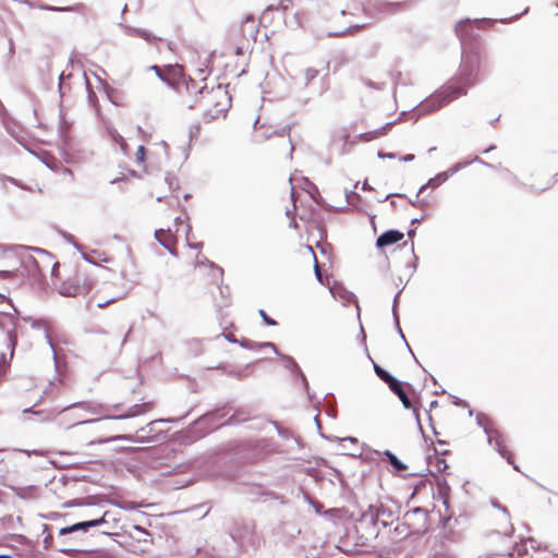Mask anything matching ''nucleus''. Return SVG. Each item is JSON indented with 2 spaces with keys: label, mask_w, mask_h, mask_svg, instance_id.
Returning <instances> with one entry per match:
<instances>
[{
  "label": "nucleus",
  "mask_w": 558,
  "mask_h": 558,
  "mask_svg": "<svg viewBox=\"0 0 558 558\" xmlns=\"http://www.w3.org/2000/svg\"><path fill=\"white\" fill-rule=\"evenodd\" d=\"M480 71V60L476 54H468L462 52V62L459 72L452 82L420 102L415 108L420 114H425L440 109L451 100L461 95H465L469 87L477 82Z\"/></svg>",
  "instance_id": "obj_1"
},
{
  "label": "nucleus",
  "mask_w": 558,
  "mask_h": 558,
  "mask_svg": "<svg viewBox=\"0 0 558 558\" xmlns=\"http://www.w3.org/2000/svg\"><path fill=\"white\" fill-rule=\"evenodd\" d=\"M196 95L201 97V99H206L207 105H214V109H206L203 113V120L206 123L218 119L219 116L226 113L231 106V98L220 85L210 89H208L206 85L202 86L197 89Z\"/></svg>",
  "instance_id": "obj_2"
},
{
  "label": "nucleus",
  "mask_w": 558,
  "mask_h": 558,
  "mask_svg": "<svg viewBox=\"0 0 558 558\" xmlns=\"http://www.w3.org/2000/svg\"><path fill=\"white\" fill-rule=\"evenodd\" d=\"M484 22L492 23L490 20L487 19H465L457 23L454 32L460 39L463 53L466 52L468 48L473 50V41L480 36L477 25Z\"/></svg>",
  "instance_id": "obj_3"
},
{
  "label": "nucleus",
  "mask_w": 558,
  "mask_h": 558,
  "mask_svg": "<svg viewBox=\"0 0 558 558\" xmlns=\"http://www.w3.org/2000/svg\"><path fill=\"white\" fill-rule=\"evenodd\" d=\"M488 422V417L484 413H477L476 423L478 426L483 427L484 433L487 435V441L489 445H495L496 451L507 460L509 464L513 465L514 470H518V466L513 463L512 454L507 449L505 445V440L502 435L498 430L490 429L486 424Z\"/></svg>",
  "instance_id": "obj_4"
},
{
  "label": "nucleus",
  "mask_w": 558,
  "mask_h": 558,
  "mask_svg": "<svg viewBox=\"0 0 558 558\" xmlns=\"http://www.w3.org/2000/svg\"><path fill=\"white\" fill-rule=\"evenodd\" d=\"M85 541L86 536H83L82 534H72L61 537L58 536L57 550L71 558H78L92 553V550L82 547Z\"/></svg>",
  "instance_id": "obj_5"
},
{
  "label": "nucleus",
  "mask_w": 558,
  "mask_h": 558,
  "mask_svg": "<svg viewBox=\"0 0 558 558\" xmlns=\"http://www.w3.org/2000/svg\"><path fill=\"white\" fill-rule=\"evenodd\" d=\"M20 258V265L23 269L22 275L27 276L28 280L33 283L41 284L45 280V277L40 270L39 264L37 262V258H35L33 255L27 254L26 251H19L16 252L14 250V246L11 248Z\"/></svg>",
  "instance_id": "obj_6"
},
{
  "label": "nucleus",
  "mask_w": 558,
  "mask_h": 558,
  "mask_svg": "<svg viewBox=\"0 0 558 558\" xmlns=\"http://www.w3.org/2000/svg\"><path fill=\"white\" fill-rule=\"evenodd\" d=\"M92 290V282L80 275L63 282L59 289V293L63 296L86 295Z\"/></svg>",
  "instance_id": "obj_7"
},
{
  "label": "nucleus",
  "mask_w": 558,
  "mask_h": 558,
  "mask_svg": "<svg viewBox=\"0 0 558 558\" xmlns=\"http://www.w3.org/2000/svg\"><path fill=\"white\" fill-rule=\"evenodd\" d=\"M187 414H189V412L178 418H174V417L159 418V420H154V421L149 422L146 426H144L137 430V441L138 442H149V441L159 440L160 430L157 428L158 425L163 424V423L179 422L182 418L186 417Z\"/></svg>",
  "instance_id": "obj_8"
},
{
  "label": "nucleus",
  "mask_w": 558,
  "mask_h": 558,
  "mask_svg": "<svg viewBox=\"0 0 558 558\" xmlns=\"http://www.w3.org/2000/svg\"><path fill=\"white\" fill-rule=\"evenodd\" d=\"M106 515H107V512H105L99 518H95V519L86 520V521H80V522L73 523L71 525L61 527L59 530V537L72 535V534H82L83 536H86L85 534L92 527H98V526L107 523Z\"/></svg>",
  "instance_id": "obj_9"
},
{
  "label": "nucleus",
  "mask_w": 558,
  "mask_h": 558,
  "mask_svg": "<svg viewBox=\"0 0 558 558\" xmlns=\"http://www.w3.org/2000/svg\"><path fill=\"white\" fill-rule=\"evenodd\" d=\"M37 403H35L33 407L28 408V409H25L23 412L24 413H33L35 415H38L40 421L45 422V421H50L52 420L56 415L58 414H61L68 410H71V409H82L84 411H92V404L89 402H86V401H80V402H73L71 404H68L63 408H56V409H51V410H39V411H34V407H36Z\"/></svg>",
  "instance_id": "obj_10"
},
{
  "label": "nucleus",
  "mask_w": 558,
  "mask_h": 558,
  "mask_svg": "<svg viewBox=\"0 0 558 558\" xmlns=\"http://www.w3.org/2000/svg\"><path fill=\"white\" fill-rule=\"evenodd\" d=\"M405 385H409L408 383H403V381H400L398 379V383L397 385H390L389 389L399 398V400L401 401L402 405L405 408V409H412L413 410V414H414V417H415V421H416V424L423 435V437L426 439V436L424 434V430H423V427H422V424H421V418H420V413H418V408L415 407L411 399L409 398L405 389H404V386Z\"/></svg>",
  "instance_id": "obj_11"
},
{
  "label": "nucleus",
  "mask_w": 558,
  "mask_h": 558,
  "mask_svg": "<svg viewBox=\"0 0 558 558\" xmlns=\"http://www.w3.org/2000/svg\"><path fill=\"white\" fill-rule=\"evenodd\" d=\"M428 511L422 507H415L404 513V519L413 530L420 531L426 526Z\"/></svg>",
  "instance_id": "obj_12"
},
{
  "label": "nucleus",
  "mask_w": 558,
  "mask_h": 558,
  "mask_svg": "<svg viewBox=\"0 0 558 558\" xmlns=\"http://www.w3.org/2000/svg\"><path fill=\"white\" fill-rule=\"evenodd\" d=\"M14 250L16 252L19 251H26V252H34L39 255V259L37 258V262L39 264L40 270L46 278V272L50 265L53 263V255L49 253L48 251L35 247V246H26V245H14Z\"/></svg>",
  "instance_id": "obj_13"
},
{
  "label": "nucleus",
  "mask_w": 558,
  "mask_h": 558,
  "mask_svg": "<svg viewBox=\"0 0 558 558\" xmlns=\"http://www.w3.org/2000/svg\"><path fill=\"white\" fill-rule=\"evenodd\" d=\"M279 357L284 363V367L287 369H289L291 372V374L296 375V376L300 377V379L302 381V385H303V387H304L308 398L312 400L313 396H312V393L310 391V386H308L307 378L304 375V373L302 372V369L299 366V364L295 362V360L292 356L287 355V354H281Z\"/></svg>",
  "instance_id": "obj_14"
},
{
  "label": "nucleus",
  "mask_w": 558,
  "mask_h": 558,
  "mask_svg": "<svg viewBox=\"0 0 558 558\" xmlns=\"http://www.w3.org/2000/svg\"><path fill=\"white\" fill-rule=\"evenodd\" d=\"M307 184H308V190H306V192L308 193V195L311 196V198L313 199V202L315 204H317L318 206L327 209V210H333V211H343L344 209H347V206H331L329 205L325 198L320 195V192L318 190V187L310 182L308 180H306Z\"/></svg>",
  "instance_id": "obj_15"
},
{
  "label": "nucleus",
  "mask_w": 558,
  "mask_h": 558,
  "mask_svg": "<svg viewBox=\"0 0 558 558\" xmlns=\"http://www.w3.org/2000/svg\"><path fill=\"white\" fill-rule=\"evenodd\" d=\"M31 7L36 8L38 10H43V11H49V12H76V13L84 14L86 11V5L81 2L75 3L73 5H66V7L49 5V4H44V3H35V4H31Z\"/></svg>",
  "instance_id": "obj_16"
},
{
  "label": "nucleus",
  "mask_w": 558,
  "mask_h": 558,
  "mask_svg": "<svg viewBox=\"0 0 558 558\" xmlns=\"http://www.w3.org/2000/svg\"><path fill=\"white\" fill-rule=\"evenodd\" d=\"M404 234L403 232L397 230V229H390L385 232H383L377 239H376V246L378 248H384L386 246L392 245L395 243H398L403 239Z\"/></svg>",
  "instance_id": "obj_17"
},
{
  "label": "nucleus",
  "mask_w": 558,
  "mask_h": 558,
  "mask_svg": "<svg viewBox=\"0 0 558 558\" xmlns=\"http://www.w3.org/2000/svg\"><path fill=\"white\" fill-rule=\"evenodd\" d=\"M151 407H153L151 402L135 403V404L131 405L130 408H128V410L125 412L119 413L116 415H111V416H109V418L126 420V418L134 417L142 413L147 412L148 410L151 409Z\"/></svg>",
  "instance_id": "obj_18"
},
{
  "label": "nucleus",
  "mask_w": 558,
  "mask_h": 558,
  "mask_svg": "<svg viewBox=\"0 0 558 558\" xmlns=\"http://www.w3.org/2000/svg\"><path fill=\"white\" fill-rule=\"evenodd\" d=\"M154 236L156 241L165 247L172 256H178V251L174 247L172 241L173 235L170 233L169 230L158 229L155 231Z\"/></svg>",
  "instance_id": "obj_19"
},
{
  "label": "nucleus",
  "mask_w": 558,
  "mask_h": 558,
  "mask_svg": "<svg viewBox=\"0 0 558 558\" xmlns=\"http://www.w3.org/2000/svg\"><path fill=\"white\" fill-rule=\"evenodd\" d=\"M120 27L123 29L124 34L128 35V36L140 37V38H143L144 40H146L148 43H154V41H157V40H161L160 37H157V36L153 35L150 32H148V31H146L144 28H138V27L125 25L123 23H120Z\"/></svg>",
  "instance_id": "obj_20"
},
{
  "label": "nucleus",
  "mask_w": 558,
  "mask_h": 558,
  "mask_svg": "<svg viewBox=\"0 0 558 558\" xmlns=\"http://www.w3.org/2000/svg\"><path fill=\"white\" fill-rule=\"evenodd\" d=\"M226 409H232V407L230 405L229 402L226 403L220 409H215V410L208 411L207 413L201 415L197 420H195L193 422L192 425L193 426L205 425V424L211 423L214 421H217L226 415V413L222 412Z\"/></svg>",
  "instance_id": "obj_21"
},
{
  "label": "nucleus",
  "mask_w": 558,
  "mask_h": 558,
  "mask_svg": "<svg viewBox=\"0 0 558 558\" xmlns=\"http://www.w3.org/2000/svg\"><path fill=\"white\" fill-rule=\"evenodd\" d=\"M60 138H61V145L60 149L62 150V155L64 158V161L66 163H72L75 161L74 157L72 156L73 150V142L68 132H65L62 128L60 129Z\"/></svg>",
  "instance_id": "obj_22"
},
{
  "label": "nucleus",
  "mask_w": 558,
  "mask_h": 558,
  "mask_svg": "<svg viewBox=\"0 0 558 558\" xmlns=\"http://www.w3.org/2000/svg\"><path fill=\"white\" fill-rule=\"evenodd\" d=\"M14 495L21 499L32 500L38 497L39 488L35 485L12 486Z\"/></svg>",
  "instance_id": "obj_23"
},
{
  "label": "nucleus",
  "mask_w": 558,
  "mask_h": 558,
  "mask_svg": "<svg viewBox=\"0 0 558 558\" xmlns=\"http://www.w3.org/2000/svg\"><path fill=\"white\" fill-rule=\"evenodd\" d=\"M472 162H478V163H481V165H483L485 167H488V168H493L494 167L492 163L486 162L483 159H481L480 157L475 156L472 160H465V161L457 162L453 166H451L450 168H448L446 171H442V172L446 173L447 174V179H449L451 175H453L454 173L459 172L463 168L468 167Z\"/></svg>",
  "instance_id": "obj_24"
},
{
  "label": "nucleus",
  "mask_w": 558,
  "mask_h": 558,
  "mask_svg": "<svg viewBox=\"0 0 558 558\" xmlns=\"http://www.w3.org/2000/svg\"><path fill=\"white\" fill-rule=\"evenodd\" d=\"M381 454L388 460V462L393 468L396 474H401L403 471L408 469V465L403 463L393 452L390 450H385Z\"/></svg>",
  "instance_id": "obj_25"
},
{
  "label": "nucleus",
  "mask_w": 558,
  "mask_h": 558,
  "mask_svg": "<svg viewBox=\"0 0 558 558\" xmlns=\"http://www.w3.org/2000/svg\"><path fill=\"white\" fill-rule=\"evenodd\" d=\"M41 161L47 166V168H49L52 171H58L59 169H61L64 173L72 175V171L69 168L63 167L58 159H56L48 153L44 154Z\"/></svg>",
  "instance_id": "obj_26"
},
{
  "label": "nucleus",
  "mask_w": 558,
  "mask_h": 558,
  "mask_svg": "<svg viewBox=\"0 0 558 558\" xmlns=\"http://www.w3.org/2000/svg\"><path fill=\"white\" fill-rule=\"evenodd\" d=\"M380 512L378 507L369 505L368 508L362 513V521L367 522L372 526H376L379 523Z\"/></svg>",
  "instance_id": "obj_27"
},
{
  "label": "nucleus",
  "mask_w": 558,
  "mask_h": 558,
  "mask_svg": "<svg viewBox=\"0 0 558 558\" xmlns=\"http://www.w3.org/2000/svg\"><path fill=\"white\" fill-rule=\"evenodd\" d=\"M373 366L375 374L378 376L380 380L387 384L388 387H390V385H397L398 378L391 375L387 369L376 364L375 362H373Z\"/></svg>",
  "instance_id": "obj_28"
},
{
  "label": "nucleus",
  "mask_w": 558,
  "mask_h": 558,
  "mask_svg": "<svg viewBox=\"0 0 558 558\" xmlns=\"http://www.w3.org/2000/svg\"><path fill=\"white\" fill-rule=\"evenodd\" d=\"M407 0H387L379 3V11L383 13H395L401 9Z\"/></svg>",
  "instance_id": "obj_29"
},
{
  "label": "nucleus",
  "mask_w": 558,
  "mask_h": 558,
  "mask_svg": "<svg viewBox=\"0 0 558 558\" xmlns=\"http://www.w3.org/2000/svg\"><path fill=\"white\" fill-rule=\"evenodd\" d=\"M25 322H29L31 325H32V328L34 329H44L45 331V337L47 339V342L48 344L50 345V348L52 349V351H54V345H53V342L50 338V335H49V329L48 327L46 326V323L41 319H34L32 317H25L24 318ZM53 354H56V352H53Z\"/></svg>",
  "instance_id": "obj_30"
},
{
  "label": "nucleus",
  "mask_w": 558,
  "mask_h": 558,
  "mask_svg": "<svg viewBox=\"0 0 558 558\" xmlns=\"http://www.w3.org/2000/svg\"><path fill=\"white\" fill-rule=\"evenodd\" d=\"M250 418V412L244 409H238L226 421L223 425H238L240 423L246 422Z\"/></svg>",
  "instance_id": "obj_31"
},
{
  "label": "nucleus",
  "mask_w": 558,
  "mask_h": 558,
  "mask_svg": "<svg viewBox=\"0 0 558 558\" xmlns=\"http://www.w3.org/2000/svg\"><path fill=\"white\" fill-rule=\"evenodd\" d=\"M395 124H396V121L388 122L383 128L363 133L362 137H364L365 141H372V140L378 138V137L383 136Z\"/></svg>",
  "instance_id": "obj_32"
},
{
  "label": "nucleus",
  "mask_w": 558,
  "mask_h": 558,
  "mask_svg": "<svg viewBox=\"0 0 558 558\" xmlns=\"http://www.w3.org/2000/svg\"><path fill=\"white\" fill-rule=\"evenodd\" d=\"M183 74L182 68L175 65V66H166V69L162 71V77H167L172 85L174 86L177 83V77L181 76Z\"/></svg>",
  "instance_id": "obj_33"
},
{
  "label": "nucleus",
  "mask_w": 558,
  "mask_h": 558,
  "mask_svg": "<svg viewBox=\"0 0 558 558\" xmlns=\"http://www.w3.org/2000/svg\"><path fill=\"white\" fill-rule=\"evenodd\" d=\"M7 183H11L24 191H32V187L28 186L27 184L21 182L20 180L13 178V177H10V175H7V174H0V185L3 187V189H7Z\"/></svg>",
  "instance_id": "obj_34"
},
{
  "label": "nucleus",
  "mask_w": 558,
  "mask_h": 558,
  "mask_svg": "<svg viewBox=\"0 0 558 558\" xmlns=\"http://www.w3.org/2000/svg\"><path fill=\"white\" fill-rule=\"evenodd\" d=\"M199 264H206L214 269L213 279L215 280L216 283L222 281L223 269L220 266H218L217 264H215L214 262L209 260L206 257L199 260Z\"/></svg>",
  "instance_id": "obj_35"
},
{
  "label": "nucleus",
  "mask_w": 558,
  "mask_h": 558,
  "mask_svg": "<svg viewBox=\"0 0 558 558\" xmlns=\"http://www.w3.org/2000/svg\"><path fill=\"white\" fill-rule=\"evenodd\" d=\"M270 424L274 425V427L276 428L278 435L282 438V439H290V438H293V435L291 433L290 429L288 428H284L282 426H280V424L277 422V421H270ZM296 444L299 447H301V440L296 437H294Z\"/></svg>",
  "instance_id": "obj_36"
},
{
  "label": "nucleus",
  "mask_w": 558,
  "mask_h": 558,
  "mask_svg": "<svg viewBox=\"0 0 558 558\" xmlns=\"http://www.w3.org/2000/svg\"><path fill=\"white\" fill-rule=\"evenodd\" d=\"M5 341H7L8 349H10L11 354H13L14 348L17 343V333H16L15 328L10 329L5 332Z\"/></svg>",
  "instance_id": "obj_37"
},
{
  "label": "nucleus",
  "mask_w": 558,
  "mask_h": 558,
  "mask_svg": "<svg viewBox=\"0 0 558 558\" xmlns=\"http://www.w3.org/2000/svg\"><path fill=\"white\" fill-rule=\"evenodd\" d=\"M50 525L44 524L43 525V535H44V548L49 549L54 546V539L53 536L49 533Z\"/></svg>",
  "instance_id": "obj_38"
},
{
  "label": "nucleus",
  "mask_w": 558,
  "mask_h": 558,
  "mask_svg": "<svg viewBox=\"0 0 558 558\" xmlns=\"http://www.w3.org/2000/svg\"><path fill=\"white\" fill-rule=\"evenodd\" d=\"M447 174L444 173V172H439L437 173L434 178H430L427 182H426V185H428L429 187L432 189H436L438 187L439 185H441L442 183H445L447 181Z\"/></svg>",
  "instance_id": "obj_39"
},
{
  "label": "nucleus",
  "mask_w": 558,
  "mask_h": 558,
  "mask_svg": "<svg viewBox=\"0 0 558 558\" xmlns=\"http://www.w3.org/2000/svg\"><path fill=\"white\" fill-rule=\"evenodd\" d=\"M292 0H281L277 5L270 4L264 10L263 17H265L267 12L271 10H281L284 12L290 8Z\"/></svg>",
  "instance_id": "obj_40"
},
{
  "label": "nucleus",
  "mask_w": 558,
  "mask_h": 558,
  "mask_svg": "<svg viewBox=\"0 0 558 558\" xmlns=\"http://www.w3.org/2000/svg\"><path fill=\"white\" fill-rule=\"evenodd\" d=\"M365 26V24H354V25H350L349 27H347L345 29H342L340 32H329L328 33V37H340V36H343L348 33H351L353 31H357V29H361Z\"/></svg>",
  "instance_id": "obj_41"
},
{
  "label": "nucleus",
  "mask_w": 558,
  "mask_h": 558,
  "mask_svg": "<svg viewBox=\"0 0 558 558\" xmlns=\"http://www.w3.org/2000/svg\"><path fill=\"white\" fill-rule=\"evenodd\" d=\"M239 344L241 348L247 349V350H259L262 349V342H256L246 338H243L239 341Z\"/></svg>",
  "instance_id": "obj_42"
},
{
  "label": "nucleus",
  "mask_w": 558,
  "mask_h": 558,
  "mask_svg": "<svg viewBox=\"0 0 558 558\" xmlns=\"http://www.w3.org/2000/svg\"><path fill=\"white\" fill-rule=\"evenodd\" d=\"M401 292H402V289L397 292V294L395 295L393 301H392L391 311H392V316H393V322H395L396 327H399L398 304H399V298H400Z\"/></svg>",
  "instance_id": "obj_43"
},
{
  "label": "nucleus",
  "mask_w": 558,
  "mask_h": 558,
  "mask_svg": "<svg viewBox=\"0 0 558 558\" xmlns=\"http://www.w3.org/2000/svg\"><path fill=\"white\" fill-rule=\"evenodd\" d=\"M318 75V70L316 69H313V68H307L305 71H304V78H305V82H304V86H308L310 83L316 78Z\"/></svg>",
  "instance_id": "obj_44"
},
{
  "label": "nucleus",
  "mask_w": 558,
  "mask_h": 558,
  "mask_svg": "<svg viewBox=\"0 0 558 558\" xmlns=\"http://www.w3.org/2000/svg\"><path fill=\"white\" fill-rule=\"evenodd\" d=\"M61 236L70 244H72L77 251L82 250V246L76 242L73 234L66 231H60Z\"/></svg>",
  "instance_id": "obj_45"
},
{
  "label": "nucleus",
  "mask_w": 558,
  "mask_h": 558,
  "mask_svg": "<svg viewBox=\"0 0 558 558\" xmlns=\"http://www.w3.org/2000/svg\"><path fill=\"white\" fill-rule=\"evenodd\" d=\"M258 314L262 317L263 322L267 326H271L272 327V326H277L278 325L277 320H275L272 317H270L264 310H259Z\"/></svg>",
  "instance_id": "obj_46"
},
{
  "label": "nucleus",
  "mask_w": 558,
  "mask_h": 558,
  "mask_svg": "<svg viewBox=\"0 0 558 558\" xmlns=\"http://www.w3.org/2000/svg\"><path fill=\"white\" fill-rule=\"evenodd\" d=\"M344 195H345V205L344 206H348L349 204L352 205V204H354L355 199L360 198V195L357 193H355L354 191L344 190Z\"/></svg>",
  "instance_id": "obj_47"
},
{
  "label": "nucleus",
  "mask_w": 558,
  "mask_h": 558,
  "mask_svg": "<svg viewBox=\"0 0 558 558\" xmlns=\"http://www.w3.org/2000/svg\"><path fill=\"white\" fill-rule=\"evenodd\" d=\"M490 505H492V507H494V508H496V509L500 510V511L506 515L507 520L509 521V519H510V513H509V510L507 509V507H505V506L500 505V504L498 502V500H496V499H492Z\"/></svg>",
  "instance_id": "obj_48"
},
{
  "label": "nucleus",
  "mask_w": 558,
  "mask_h": 558,
  "mask_svg": "<svg viewBox=\"0 0 558 558\" xmlns=\"http://www.w3.org/2000/svg\"><path fill=\"white\" fill-rule=\"evenodd\" d=\"M109 136L114 143L123 142V136L113 128L108 129Z\"/></svg>",
  "instance_id": "obj_49"
},
{
  "label": "nucleus",
  "mask_w": 558,
  "mask_h": 558,
  "mask_svg": "<svg viewBox=\"0 0 558 558\" xmlns=\"http://www.w3.org/2000/svg\"><path fill=\"white\" fill-rule=\"evenodd\" d=\"M307 248L312 252L313 254V257H314V260H315V265H314V272H315V277L316 279L319 281V282H323L322 281V274H320V270H319V266H318V263H317V258H316V255L313 251V248L308 245Z\"/></svg>",
  "instance_id": "obj_50"
},
{
  "label": "nucleus",
  "mask_w": 558,
  "mask_h": 558,
  "mask_svg": "<svg viewBox=\"0 0 558 558\" xmlns=\"http://www.w3.org/2000/svg\"><path fill=\"white\" fill-rule=\"evenodd\" d=\"M146 156V148L143 145H140L137 147L136 154H135V160L137 162H143L145 160Z\"/></svg>",
  "instance_id": "obj_51"
},
{
  "label": "nucleus",
  "mask_w": 558,
  "mask_h": 558,
  "mask_svg": "<svg viewBox=\"0 0 558 558\" xmlns=\"http://www.w3.org/2000/svg\"><path fill=\"white\" fill-rule=\"evenodd\" d=\"M450 521L451 517H445L441 519L442 530L445 531L446 537H448V534L451 532Z\"/></svg>",
  "instance_id": "obj_52"
},
{
  "label": "nucleus",
  "mask_w": 558,
  "mask_h": 558,
  "mask_svg": "<svg viewBox=\"0 0 558 558\" xmlns=\"http://www.w3.org/2000/svg\"><path fill=\"white\" fill-rule=\"evenodd\" d=\"M409 203L412 205V206H426L427 205V201L426 199H418V194L415 195L414 198H410L409 199Z\"/></svg>",
  "instance_id": "obj_53"
},
{
  "label": "nucleus",
  "mask_w": 558,
  "mask_h": 558,
  "mask_svg": "<svg viewBox=\"0 0 558 558\" xmlns=\"http://www.w3.org/2000/svg\"><path fill=\"white\" fill-rule=\"evenodd\" d=\"M343 300V303H350L355 300V295L350 291H342V294L340 295Z\"/></svg>",
  "instance_id": "obj_54"
},
{
  "label": "nucleus",
  "mask_w": 558,
  "mask_h": 558,
  "mask_svg": "<svg viewBox=\"0 0 558 558\" xmlns=\"http://www.w3.org/2000/svg\"><path fill=\"white\" fill-rule=\"evenodd\" d=\"M151 70H154L156 72V75L161 80L163 81L165 83H167L168 85H172V83L167 78V77H162V70L158 66V65H153L151 66Z\"/></svg>",
  "instance_id": "obj_55"
},
{
  "label": "nucleus",
  "mask_w": 558,
  "mask_h": 558,
  "mask_svg": "<svg viewBox=\"0 0 558 558\" xmlns=\"http://www.w3.org/2000/svg\"><path fill=\"white\" fill-rule=\"evenodd\" d=\"M19 269H15V270H0V278L2 279H5V278H11V277H14L19 274Z\"/></svg>",
  "instance_id": "obj_56"
},
{
  "label": "nucleus",
  "mask_w": 558,
  "mask_h": 558,
  "mask_svg": "<svg viewBox=\"0 0 558 558\" xmlns=\"http://www.w3.org/2000/svg\"><path fill=\"white\" fill-rule=\"evenodd\" d=\"M263 348H269V349H271V350L275 352V354H276V355H278V356H280V355L282 354V353H280V352L278 351V349H277L276 344H275V343H272V342H262V349H263Z\"/></svg>",
  "instance_id": "obj_57"
},
{
  "label": "nucleus",
  "mask_w": 558,
  "mask_h": 558,
  "mask_svg": "<svg viewBox=\"0 0 558 558\" xmlns=\"http://www.w3.org/2000/svg\"><path fill=\"white\" fill-rule=\"evenodd\" d=\"M378 512H380V517H392V511L389 508H386L384 506L378 507Z\"/></svg>",
  "instance_id": "obj_58"
},
{
  "label": "nucleus",
  "mask_w": 558,
  "mask_h": 558,
  "mask_svg": "<svg viewBox=\"0 0 558 558\" xmlns=\"http://www.w3.org/2000/svg\"><path fill=\"white\" fill-rule=\"evenodd\" d=\"M377 157L380 158V159H395L396 158V154H393V153H384L381 150H378Z\"/></svg>",
  "instance_id": "obj_59"
},
{
  "label": "nucleus",
  "mask_w": 558,
  "mask_h": 558,
  "mask_svg": "<svg viewBox=\"0 0 558 558\" xmlns=\"http://www.w3.org/2000/svg\"><path fill=\"white\" fill-rule=\"evenodd\" d=\"M415 233H416V229L415 228L409 229L408 232H407L408 238L411 240V251H412V253H414L413 238L415 236Z\"/></svg>",
  "instance_id": "obj_60"
},
{
  "label": "nucleus",
  "mask_w": 558,
  "mask_h": 558,
  "mask_svg": "<svg viewBox=\"0 0 558 558\" xmlns=\"http://www.w3.org/2000/svg\"><path fill=\"white\" fill-rule=\"evenodd\" d=\"M311 506L313 507V509L315 510V512L317 514L323 513L324 506L319 501L315 500Z\"/></svg>",
  "instance_id": "obj_61"
},
{
  "label": "nucleus",
  "mask_w": 558,
  "mask_h": 558,
  "mask_svg": "<svg viewBox=\"0 0 558 558\" xmlns=\"http://www.w3.org/2000/svg\"><path fill=\"white\" fill-rule=\"evenodd\" d=\"M165 181L169 185V187L172 189L173 187V183L175 181V177L172 175L171 173H167V175L165 177Z\"/></svg>",
  "instance_id": "obj_62"
},
{
  "label": "nucleus",
  "mask_w": 558,
  "mask_h": 558,
  "mask_svg": "<svg viewBox=\"0 0 558 558\" xmlns=\"http://www.w3.org/2000/svg\"><path fill=\"white\" fill-rule=\"evenodd\" d=\"M452 398H453L454 405H457V407H466L468 405L465 400L460 399L459 397H456V396H453Z\"/></svg>",
  "instance_id": "obj_63"
},
{
  "label": "nucleus",
  "mask_w": 558,
  "mask_h": 558,
  "mask_svg": "<svg viewBox=\"0 0 558 558\" xmlns=\"http://www.w3.org/2000/svg\"><path fill=\"white\" fill-rule=\"evenodd\" d=\"M221 336H222L227 341H229V342H232V343H236V342H239V341H238V339H236L233 335H231V333H225V332H222V333H221Z\"/></svg>",
  "instance_id": "obj_64"
}]
</instances>
